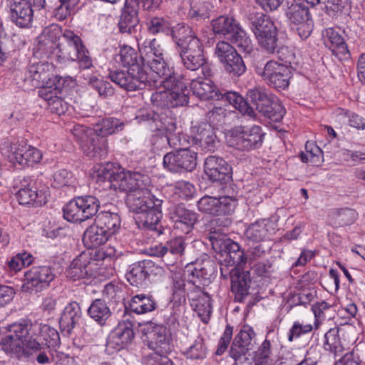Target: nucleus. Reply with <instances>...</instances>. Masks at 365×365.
I'll return each instance as SVG.
<instances>
[{"label":"nucleus","mask_w":365,"mask_h":365,"mask_svg":"<svg viewBox=\"0 0 365 365\" xmlns=\"http://www.w3.org/2000/svg\"><path fill=\"white\" fill-rule=\"evenodd\" d=\"M322 39L326 48L340 60L347 59L350 53L344 37L334 28H327L322 32Z\"/></svg>","instance_id":"nucleus-32"},{"label":"nucleus","mask_w":365,"mask_h":365,"mask_svg":"<svg viewBox=\"0 0 365 365\" xmlns=\"http://www.w3.org/2000/svg\"><path fill=\"white\" fill-rule=\"evenodd\" d=\"M175 43L183 66L191 71H197L207 63L204 46L192 27Z\"/></svg>","instance_id":"nucleus-7"},{"label":"nucleus","mask_w":365,"mask_h":365,"mask_svg":"<svg viewBox=\"0 0 365 365\" xmlns=\"http://www.w3.org/2000/svg\"><path fill=\"white\" fill-rule=\"evenodd\" d=\"M53 66L48 62H38L29 65L27 68V78L35 82V86L51 81L54 76L52 73Z\"/></svg>","instance_id":"nucleus-43"},{"label":"nucleus","mask_w":365,"mask_h":365,"mask_svg":"<svg viewBox=\"0 0 365 365\" xmlns=\"http://www.w3.org/2000/svg\"><path fill=\"white\" fill-rule=\"evenodd\" d=\"M96 177L99 182H108L110 188L127 192L125 203L136 214L135 222L140 230L153 232L157 237L164 235L161 223L163 200L148 189L151 182L148 175L125 171L118 164L108 162L101 166Z\"/></svg>","instance_id":"nucleus-1"},{"label":"nucleus","mask_w":365,"mask_h":365,"mask_svg":"<svg viewBox=\"0 0 365 365\" xmlns=\"http://www.w3.org/2000/svg\"><path fill=\"white\" fill-rule=\"evenodd\" d=\"M340 328L338 327L331 328L324 334V348L326 351L336 355L344 350L341 339L339 337Z\"/></svg>","instance_id":"nucleus-55"},{"label":"nucleus","mask_w":365,"mask_h":365,"mask_svg":"<svg viewBox=\"0 0 365 365\" xmlns=\"http://www.w3.org/2000/svg\"><path fill=\"white\" fill-rule=\"evenodd\" d=\"M210 16V4L207 1L192 3L187 13V18L195 21L205 20Z\"/></svg>","instance_id":"nucleus-59"},{"label":"nucleus","mask_w":365,"mask_h":365,"mask_svg":"<svg viewBox=\"0 0 365 365\" xmlns=\"http://www.w3.org/2000/svg\"><path fill=\"white\" fill-rule=\"evenodd\" d=\"M125 123L118 118L114 117H106L94 125L93 131L98 135L105 138L107 136L115 134L123 130Z\"/></svg>","instance_id":"nucleus-46"},{"label":"nucleus","mask_w":365,"mask_h":365,"mask_svg":"<svg viewBox=\"0 0 365 365\" xmlns=\"http://www.w3.org/2000/svg\"><path fill=\"white\" fill-rule=\"evenodd\" d=\"M306 3L292 0L287 1L286 16L287 17L291 29L297 32L302 39L309 38L312 32L314 24L309 9Z\"/></svg>","instance_id":"nucleus-12"},{"label":"nucleus","mask_w":365,"mask_h":365,"mask_svg":"<svg viewBox=\"0 0 365 365\" xmlns=\"http://www.w3.org/2000/svg\"><path fill=\"white\" fill-rule=\"evenodd\" d=\"M61 36V29L56 24L46 27L39 37L38 50L45 56L53 54L59 48L58 40Z\"/></svg>","instance_id":"nucleus-36"},{"label":"nucleus","mask_w":365,"mask_h":365,"mask_svg":"<svg viewBox=\"0 0 365 365\" xmlns=\"http://www.w3.org/2000/svg\"><path fill=\"white\" fill-rule=\"evenodd\" d=\"M79 197L89 217L91 219L96 217L101 207L99 199L92 195H79Z\"/></svg>","instance_id":"nucleus-64"},{"label":"nucleus","mask_w":365,"mask_h":365,"mask_svg":"<svg viewBox=\"0 0 365 365\" xmlns=\"http://www.w3.org/2000/svg\"><path fill=\"white\" fill-rule=\"evenodd\" d=\"M63 218L69 222L82 223L91 218L81 202L79 195L69 200L62 209Z\"/></svg>","instance_id":"nucleus-39"},{"label":"nucleus","mask_w":365,"mask_h":365,"mask_svg":"<svg viewBox=\"0 0 365 365\" xmlns=\"http://www.w3.org/2000/svg\"><path fill=\"white\" fill-rule=\"evenodd\" d=\"M11 160L22 167L33 166L41 161L42 153L37 148L27 145L24 140L11 145Z\"/></svg>","instance_id":"nucleus-28"},{"label":"nucleus","mask_w":365,"mask_h":365,"mask_svg":"<svg viewBox=\"0 0 365 365\" xmlns=\"http://www.w3.org/2000/svg\"><path fill=\"white\" fill-rule=\"evenodd\" d=\"M16 197L20 205L40 207L46 202V193L36 187L23 189L16 192Z\"/></svg>","instance_id":"nucleus-45"},{"label":"nucleus","mask_w":365,"mask_h":365,"mask_svg":"<svg viewBox=\"0 0 365 365\" xmlns=\"http://www.w3.org/2000/svg\"><path fill=\"white\" fill-rule=\"evenodd\" d=\"M163 168L175 173L192 172L197 165V154L186 148H179L163 157Z\"/></svg>","instance_id":"nucleus-19"},{"label":"nucleus","mask_w":365,"mask_h":365,"mask_svg":"<svg viewBox=\"0 0 365 365\" xmlns=\"http://www.w3.org/2000/svg\"><path fill=\"white\" fill-rule=\"evenodd\" d=\"M260 113L271 121L278 123L284 118L286 110L275 96Z\"/></svg>","instance_id":"nucleus-56"},{"label":"nucleus","mask_w":365,"mask_h":365,"mask_svg":"<svg viewBox=\"0 0 365 365\" xmlns=\"http://www.w3.org/2000/svg\"><path fill=\"white\" fill-rule=\"evenodd\" d=\"M56 277L51 265L34 266L25 272L21 289L30 294L41 292L50 286Z\"/></svg>","instance_id":"nucleus-16"},{"label":"nucleus","mask_w":365,"mask_h":365,"mask_svg":"<svg viewBox=\"0 0 365 365\" xmlns=\"http://www.w3.org/2000/svg\"><path fill=\"white\" fill-rule=\"evenodd\" d=\"M150 349L154 351L153 354L168 355L172 351L170 334L167 332V327L153 322L148 323L142 329Z\"/></svg>","instance_id":"nucleus-17"},{"label":"nucleus","mask_w":365,"mask_h":365,"mask_svg":"<svg viewBox=\"0 0 365 365\" xmlns=\"http://www.w3.org/2000/svg\"><path fill=\"white\" fill-rule=\"evenodd\" d=\"M207 238L211 243L212 247L216 253L224 256L235 242L229 238L226 234L217 235H207Z\"/></svg>","instance_id":"nucleus-61"},{"label":"nucleus","mask_w":365,"mask_h":365,"mask_svg":"<svg viewBox=\"0 0 365 365\" xmlns=\"http://www.w3.org/2000/svg\"><path fill=\"white\" fill-rule=\"evenodd\" d=\"M190 89L193 94L200 100L224 101L238 110L243 115H247L255 119L257 113L250 106L244 97L239 93L231 91L222 92L217 88L214 83L210 79L192 80L190 83Z\"/></svg>","instance_id":"nucleus-5"},{"label":"nucleus","mask_w":365,"mask_h":365,"mask_svg":"<svg viewBox=\"0 0 365 365\" xmlns=\"http://www.w3.org/2000/svg\"><path fill=\"white\" fill-rule=\"evenodd\" d=\"M133 327L134 324L129 319L120 322L109 334L107 349L118 351L130 346L135 337Z\"/></svg>","instance_id":"nucleus-26"},{"label":"nucleus","mask_w":365,"mask_h":365,"mask_svg":"<svg viewBox=\"0 0 365 365\" xmlns=\"http://www.w3.org/2000/svg\"><path fill=\"white\" fill-rule=\"evenodd\" d=\"M88 85L104 99L113 96L115 93V89L111 83L102 77L91 76L88 80Z\"/></svg>","instance_id":"nucleus-53"},{"label":"nucleus","mask_w":365,"mask_h":365,"mask_svg":"<svg viewBox=\"0 0 365 365\" xmlns=\"http://www.w3.org/2000/svg\"><path fill=\"white\" fill-rule=\"evenodd\" d=\"M210 24L216 36H224L242 52L250 54L253 51L252 39L233 16L221 15L212 19Z\"/></svg>","instance_id":"nucleus-8"},{"label":"nucleus","mask_w":365,"mask_h":365,"mask_svg":"<svg viewBox=\"0 0 365 365\" xmlns=\"http://www.w3.org/2000/svg\"><path fill=\"white\" fill-rule=\"evenodd\" d=\"M150 138V143L153 146V149L155 150H162L164 148H167L168 145L170 147L181 146L182 136L176 135H167L163 132H155Z\"/></svg>","instance_id":"nucleus-49"},{"label":"nucleus","mask_w":365,"mask_h":365,"mask_svg":"<svg viewBox=\"0 0 365 365\" xmlns=\"http://www.w3.org/2000/svg\"><path fill=\"white\" fill-rule=\"evenodd\" d=\"M163 80V91L153 93L150 97L152 105L184 106L189 103L190 91L182 75L175 72L168 65L156 73Z\"/></svg>","instance_id":"nucleus-4"},{"label":"nucleus","mask_w":365,"mask_h":365,"mask_svg":"<svg viewBox=\"0 0 365 365\" xmlns=\"http://www.w3.org/2000/svg\"><path fill=\"white\" fill-rule=\"evenodd\" d=\"M94 222L110 237L119 231L121 225L119 214L110 211H101L95 217Z\"/></svg>","instance_id":"nucleus-42"},{"label":"nucleus","mask_w":365,"mask_h":365,"mask_svg":"<svg viewBox=\"0 0 365 365\" xmlns=\"http://www.w3.org/2000/svg\"><path fill=\"white\" fill-rule=\"evenodd\" d=\"M251 284L250 271L235 272L231 274V292L235 299L238 302H243L250 294L249 289Z\"/></svg>","instance_id":"nucleus-37"},{"label":"nucleus","mask_w":365,"mask_h":365,"mask_svg":"<svg viewBox=\"0 0 365 365\" xmlns=\"http://www.w3.org/2000/svg\"><path fill=\"white\" fill-rule=\"evenodd\" d=\"M299 158L303 163L319 166L324 161V153L315 143L307 141L305 144V152H301Z\"/></svg>","instance_id":"nucleus-51"},{"label":"nucleus","mask_w":365,"mask_h":365,"mask_svg":"<svg viewBox=\"0 0 365 365\" xmlns=\"http://www.w3.org/2000/svg\"><path fill=\"white\" fill-rule=\"evenodd\" d=\"M38 96L46 101H52V104L58 105L62 103V99L58 91L56 90V86L52 79L40 84Z\"/></svg>","instance_id":"nucleus-57"},{"label":"nucleus","mask_w":365,"mask_h":365,"mask_svg":"<svg viewBox=\"0 0 365 365\" xmlns=\"http://www.w3.org/2000/svg\"><path fill=\"white\" fill-rule=\"evenodd\" d=\"M164 272L163 267L149 259H143L128 266L125 278L133 287H145L152 276L160 275Z\"/></svg>","instance_id":"nucleus-15"},{"label":"nucleus","mask_w":365,"mask_h":365,"mask_svg":"<svg viewBox=\"0 0 365 365\" xmlns=\"http://www.w3.org/2000/svg\"><path fill=\"white\" fill-rule=\"evenodd\" d=\"M35 257L26 251H22L11 257L6 262V267L8 272L16 274L23 267L30 266L34 261Z\"/></svg>","instance_id":"nucleus-52"},{"label":"nucleus","mask_w":365,"mask_h":365,"mask_svg":"<svg viewBox=\"0 0 365 365\" xmlns=\"http://www.w3.org/2000/svg\"><path fill=\"white\" fill-rule=\"evenodd\" d=\"M125 313L129 310L136 314L151 312L158 308V303L151 294H139L133 296L128 305L123 304Z\"/></svg>","instance_id":"nucleus-38"},{"label":"nucleus","mask_w":365,"mask_h":365,"mask_svg":"<svg viewBox=\"0 0 365 365\" xmlns=\"http://www.w3.org/2000/svg\"><path fill=\"white\" fill-rule=\"evenodd\" d=\"M237 205V200L230 196L215 197L205 195L197 202V207L200 212L216 216L231 215Z\"/></svg>","instance_id":"nucleus-20"},{"label":"nucleus","mask_w":365,"mask_h":365,"mask_svg":"<svg viewBox=\"0 0 365 365\" xmlns=\"http://www.w3.org/2000/svg\"><path fill=\"white\" fill-rule=\"evenodd\" d=\"M165 245L168 247V256H172L174 259L177 260L185 254L187 243L185 238L176 237L166 241Z\"/></svg>","instance_id":"nucleus-60"},{"label":"nucleus","mask_w":365,"mask_h":365,"mask_svg":"<svg viewBox=\"0 0 365 365\" xmlns=\"http://www.w3.org/2000/svg\"><path fill=\"white\" fill-rule=\"evenodd\" d=\"M225 255V261L227 262V265L234 267L230 271L231 274L242 269L248 259L247 255L245 253L244 250L235 242L232 243L231 247L229 248Z\"/></svg>","instance_id":"nucleus-47"},{"label":"nucleus","mask_w":365,"mask_h":365,"mask_svg":"<svg viewBox=\"0 0 365 365\" xmlns=\"http://www.w3.org/2000/svg\"><path fill=\"white\" fill-rule=\"evenodd\" d=\"M11 21L19 28H29L35 11L25 0H7Z\"/></svg>","instance_id":"nucleus-30"},{"label":"nucleus","mask_w":365,"mask_h":365,"mask_svg":"<svg viewBox=\"0 0 365 365\" xmlns=\"http://www.w3.org/2000/svg\"><path fill=\"white\" fill-rule=\"evenodd\" d=\"M91 135L81 144V148L83 153L96 160L104 158L108 155L107 139L98 135L96 132H91Z\"/></svg>","instance_id":"nucleus-35"},{"label":"nucleus","mask_w":365,"mask_h":365,"mask_svg":"<svg viewBox=\"0 0 365 365\" xmlns=\"http://www.w3.org/2000/svg\"><path fill=\"white\" fill-rule=\"evenodd\" d=\"M215 55L222 65L224 71L232 78H239L246 72L245 63L232 44L225 41H218Z\"/></svg>","instance_id":"nucleus-13"},{"label":"nucleus","mask_w":365,"mask_h":365,"mask_svg":"<svg viewBox=\"0 0 365 365\" xmlns=\"http://www.w3.org/2000/svg\"><path fill=\"white\" fill-rule=\"evenodd\" d=\"M148 31L152 35L160 34L171 37L175 43L178 39L190 27L185 23H178L172 26L171 22L162 16H153L146 21Z\"/></svg>","instance_id":"nucleus-23"},{"label":"nucleus","mask_w":365,"mask_h":365,"mask_svg":"<svg viewBox=\"0 0 365 365\" xmlns=\"http://www.w3.org/2000/svg\"><path fill=\"white\" fill-rule=\"evenodd\" d=\"M153 110L147 108L137 111L135 119L138 123H147L152 132H163L167 135H176L182 137L181 128L178 127V118L172 110L178 106L153 105Z\"/></svg>","instance_id":"nucleus-6"},{"label":"nucleus","mask_w":365,"mask_h":365,"mask_svg":"<svg viewBox=\"0 0 365 365\" xmlns=\"http://www.w3.org/2000/svg\"><path fill=\"white\" fill-rule=\"evenodd\" d=\"M110 306V302L104 298L96 299L88 307L87 314L100 326H103L111 316Z\"/></svg>","instance_id":"nucleus-41"},{"label":"nucleus","mask_w":365,"mask_h":365,"mask_svg":"<svg viewBox=\"0 0 365 365\" xmlns=\"http://www.w3.org/2000/svg\"><path fill=\"white\" fill-rule=\"evenodd\" d=\"M118 56L119 63L127 70L110 71L108 78L112 82L128 91L151 86L141 53L139 54L137 50L128 45H123L120 46Z\"/></svg>","instance_id":"nucleus-3"},{"label":"nucleus","mask_w":365,"mask_h":365,"mask_svg":"<svg viewBox=\"0 0 365 365\" xmlns=\"http://www.w3.org/2000/svg\"><path fill=\"white\" fill-rule=\"evenodd\" d=\"M169 218L174 224L175 230H180L183 234L190 233L198 222L200 215L192 210L188 209L182 203L176 204L169 209Z\"/></svg>","instance_id":"nucleus-22"},{"label":"nucleus","mask_w":365,"mask_h":365,"mask_svg":"<svg viewBox=\"0 0 365 365\" xmlns=\"http://www.w3.org/2000/svg\"><path fill=\"white\" fill-rule=\"evenodd\" d=\"M266 133L260 125H238L230 130V146L242 152H251L262 148Z\"/></svg>","instance_id":"nucleus-11"},{"label":"nucleus","mask_w":365,"mask_h":365,"mask_svg":"<svg viewBox=\"0 0 365 365\" xmlns=\"http://www.w3.org/2000/svg\"><path fill=\"white\" fill-rule=\"evenodd\" d=\"M204 172L212 182L221 185L232 181V166L230 162L218 155H209L204 162Z\"/></svg>","instance_id":"nucleus-21"},{"label":"nucleus","mask_w":365,"mask_h":365,"mask_svg":"<svg viewBox=\"0 0 365 365\" xmlns=\"http://www.w3.org/2000/svg\"><path fill=\"white\" fill-rule=\"evenodd\" d=\"M277 225L270 219H259L250 224L245 230V236L250 242H263L275 233Z\"/></svg>","instance_id":"nucleus-31"},{"label":"nucleus","mask_w":365,"mask_h":365,"mask_svg":"<svg viewBox=\"0 0 365 365\" xmlns=\"http://www.w3.org/2000/svg\"><path fill=\"white\" fill-rule=\"evenodd\" d=\"M185 354L191 359H203L207 356V347L204 339L199 336L187 349Z\"/></svg>","instance_id":"nucleus-63"},{"label":"nucleus","mask_w":365,"mask_h":365,"mask_svg":"<svg viewBox=\"0 0 365 365\" xmlns=\"http://www.w3.org/2000/svg\"><path fill=\"white\" fill-rule=\"evenodd\" d=\"M139 3L138 0H125L118 23V31L122 34H135L139 24Z\"/></svg>","instance_id":"nucleus-27"},{"label":"nucleus","mask_w":365,"mask_h":365,"mask_svg":"<svg viewBox=\"0 0 365 365\" xmlns=\"http://www.w3.org/2000/svg\"><path fill=\"white\" fill-rule=\"evenodd\" d=\"M191 140L193 145L203 151L214 152L218 143L215 128L208 123L200 122L190 127Z\"/></svg>","instance_id":"nucleus-25"},{"label":"nucleus","mask_w":365,"mask_h":365,"mask_svg":"<svg viewBox=\"0 0 365 365\" xmlns=\"http://www.w3.org/2000/svg\"><path fill=\"white\" fill-rule=\"evenodd\" d=\"M274 97L275 96L262 88L250 89L247 93V98L255 106L256 110L259 113L264 110Z\"/></svg>","instance_id":"nucleus-50"},{"label":"nucleus","mask_w":365,"mask_h":365,"mask_svg":"<svg viewBox=\"0 0 365 365\" xmlns=\"http://www.w3.org/2000/svg\"><path fill=\"white\" fill-rule=\"evenodd\" d=\"M82 252L74 258L66 270V277L73 280L90 279L93 276L94 267L90 264L88 258Z\"/></svg>","instance_id":"nucleus-34"},{"label":"nucleus","mask_w":365,"mask_h":365,"mask_svg":"<svg viewBox=\"0 0 365 365\" xmlns=\"http://www.w3.org/2000/svg\"><path fill=\"white\" fill-rule=\"evenodd\" d=\"M231 224L232 220L227 215H220L205 224V230L208 232L207 235H224Z\"/></svg>","instance_id":"nucleus-58"},{"label":"nucleus","mask_w":365,"mask_h":365,"mask_svg":"<svg viewBox=\"0 0 365 365\" xmlns=\"http://www.w3.org/2000/svg\"><path fill=\"white\" fill-rule=\"evenodd\" d=\"M110 236L94 222L84 232L83 242L88 249L97 248L106 242Z\"/></svg>","instance_id":"nucleus-44"},{"label":"nucleus","mask_w":365,"mask_h":365,"mask_svg":"<svg viewBox=\"0 0 365 365\" xmlns=\"http://www.w3.org/2000/svg\"><path fill=\"white\" fill-rule=\"evenodd\" d=\"M256 334L252 327L244 325L240 331L235 336L229 351L230 356L240 364L250 361V351L253 349L252 340Z\"/></svg>","instance_id":"nucleus-18"},{"label":"nucleus","mask_w":365,"mask_h":365,"mask_svg":"<svg viewBox=\"0 0 365 365\" xmlns=\"http://www.w3.org/2000/svg\"><path fill=\"white\" fill-rule=\"evenodd\" d=\"M75 180L74 175L71 170L60 169L53 173L52 185L56 188L70 187L73 185Z\"/></svg>","instance_id":"nucleus-62"},{"label":"nucleus","mask_w":365,"mask_h":365,"mask_svg":"<svg viewBox=\"0 0 365 365\" xmlns=\"http://www.w3.org/2000/svg\"><path fill=\"white\" fill-rule=\"evenodd\" d=\"M187 272L192 277L187 284V298L202 321L205 322L206 319L210 317L212 307L210 296L203 289L216 274L217 264L214 260L207 258L187 266Z\"/></svg>","instance_id":"nucleus-2"},{"label":"nucleus","mask_w":365,"mask_h":365,"mask_svg":"<svg viewBox=\"0 0 365 365\" xmlns=\"http://www.w3.org/2000/svg\"><path fill=\"white\" fill-rule=\"evenodd\" d=\"M63 38L74 51L73 56H71L70 53H68L69 58L71 61H77L81 68H90L93 66L92 59L81 38L71 30H66L63 34Z\"/></svg>","instance_id":"nucleus-29"},{"label":"nucleus","mask_w":365,"mask_h":365,"mask_svg":"<svg viewBox=\"0 0 365 365\" xmlns=\"http://www.w3.org/2000/svg\"><path fill=\"white\" fill-rule=\"evenodd\" d=\"M259 46L267 54H274L279 42V32L276 27L255 37Z\"/></svg>","instance_id":"nucleus-48"},{"label":"nucleus","mask_w":365,"mask_h":365,"mask_svg":"<svg viewBox=\"0 0 365 365\" xmlns=\"http://www.w3.org/2000/svg\"><path fill=\"white\" fill-rule=\"evenodd\" d=\"M27 319H21L0 327V345L11 356L20 359L26 350L28 335Z\"/></svg>","instance_id":"nucleus-9"},{"label":"nucleus","mask_w":365,"mask_h":365,"mask_svg":"<svg viewBox=\"0 0 365 365\" xmlns=\"http://www.w3.org/2000/svg\"><path fill=\"white\" fill-rule=\"evenodd\" d=\"M356 215V211L351 208L336 209L332 212L331 222L336 227L348 226L355 222Z\"/></svg>","instance_id":"nucleus-54"},{"label":"nucleus","mask_w":365,"mask_h":365,"mask_svg":"<svg viewBox=\"0 0 365 365\" xmlns=\"http://www.w3.org/2000/svg\"><path fill=\"white\" fill-rule=\"evenodd\" d=\"M292 68V67L289 65L269 60L263 68L257 67L255 72L271 88L280 91L288 88L293 76Z\"/></svg>","instance_id":"nucleus-14"},{"label":"nucleus","mask_w":365,"mask_h":365,"mask_svg":"<svg viewBox=\"0 0 365 365\" xmlns=\"http://www.w3.org/2000/svg\"><path fill=\"white\" fill-rule=\"evenodd\" d=\"M138 50L145 64L155 73L168 65L164 58V50L155 38L145 39L138 46Z\"/></svg>","instance_id":"nucleus-24"},{"label":"nucleus","mask_w":365,"mask_h":365,"mask_svg":"<svg viewBox=\"0 0 365 365\" xmlns=\"http://www.w3.org/2000/svg\"><path fill=\"white\" fill-rule=\"evenodd\" d=\"M28 335L26 340L27 353H37L38 351L48 349H55L59 346L61 339L58 331L51 326L32 322L27 319Z\"/></svg>","instance_id":"nucleus-10"},{"label":"nucleus","mask_w":365,"mask_h":365,"mask_svg":"<svg viewBox=\"0 0 365 365\" xmlns=\"http://www.w3.org/2000/svg\"><path fill=\"white\" fill-rule=\"evenodd\" d=\"M82 317L80 304L72 301L63 309L60 319L59 327L63 335L68 336L78 323Z\"/></svg>","instance_id":"nucleus-33"},{"label":"nucleus","mask_w":365,"mask_h":365,"mask_svg":"<svg viewBox=\"0 0 365 365\" xmlns=\"http://www.w3.org/2000/svg\"><path fill=\"white\" fill-rule=\"evenodd\" d=\"M246 20L249 28L255 37L276 27L272 19L263 13H249L247 15Z\"/></svg>","instance_id":"nucleus-40"}]
</instances>
